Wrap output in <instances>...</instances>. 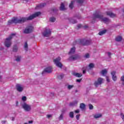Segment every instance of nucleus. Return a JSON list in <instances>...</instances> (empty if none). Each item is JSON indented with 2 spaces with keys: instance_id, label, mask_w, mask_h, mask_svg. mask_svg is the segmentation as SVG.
I'll use <instances>...</instances> for the list:
<instances>
[{
  "instance_id": "72a5a7b5",
  "label": "nucleus",
  "mask_w": 124,
  "mask_h": 124,
  "mask_svg": "<svg viewBox=\"0 0 124 124\" xmlns=\"http://www.w3.org/2000/svg\"><path fill=\"white\" fill-rule=\"evenodd\" d=\"M120 80L122 82V85L124 86V75L121 77Z\"/></svg>"
},
{
  "instance_id": "37998d69",
  "label": "nucleus",
  "mask_w": 124,
  "mask_h": 124,
  "mask_svg": "<svg viewBox=\"0 0 124 124\" xmlns=\"http://www.w3.org/2000/svg\"><path fill=\"white\" fill-rule=\"evenodd\" d=\"M111 55H112V53H111V52H108V56L109 58H111Z\"/></svg>"
},
{
  "instance_id": "7ed1b4c3",
  "label": "nucleus",
  "mask_w": 124,
  "mask_h": 124,
  "mask_svg": "<svg viewBox=\"0 0 124 124\" xmlns=\"http://www.w3.org/2000/svg\"><path fill=\"white\" fill-rule=\"evenodd\" d=\"M76 44H79V45H83V46H87L92 44V40L90 39H82L74 42L73 45H76Z\"/></svg>"
},
{
  "instance_id": "bb28decb",
  "label": "nucleus",
  "mask_w": 124,
  "mask_h": 124,
  "mask_svg": "<svg viewBox=\"0 0 124 124\" xmlns=\"http://www.w3.org/2000/svg\"><path fill=\"white\" fill-rule=\"evenodd\" d=\"M106 31H107L106 30H103L102 31L99 32L98 34L99 35H103V34H105V33L106 32Z\"/></svg>"
},
{
  "instance_id": "cd10ccee",
  "label": "nucleus",
  "mask_w": 124,
  "mask_h": 124,
  "mask_svg": "<svg viewBox=\"0 0 124 124\" xmlns=\"http://www.w3.org/2000/svg\"><path fill=\"white\" fill-rule=\"evenodd\" d=\"M69 117L71 119H73L74 118V112L71 111L69 113Z\"/></svg>"
},
{
  "instance_id": "3c124183",
  "label": "nucleus",
  "mask_w": 124,
  "mask_h": 124,
  "mask_svg": "<svg viewBox=\"0 0 124 124\" xmlns=\"http://www.w3.org/2000/svg\"><path fill=\"white\" fill-rule=\"evenodd\" d=\"M19 104V103L18 102V101H16V106L18 107V105Z\"/></svg>"
},
{
  "instance_id": "0eeeda50",
  "label": "nucleus",
  "mask_w": 124,
  "mask_h": 124,
  "mask_svg": "<svg viewBox=\"0 0 124 124\" xmlns=\"http://www.w3.org/2000/svg\"><path fill=\"white\" fill-rule=\"evenodd\" d=\"M61 61V57H58L56 58V59L54 60V62L55 63V64L60 68H62V64L61 62H60Z\"/></svg>"
},
{
  "instance_id": "9b49d317",
  "label": "nucleus",
  "mask_w": 124,
  "mask_h": 124,
  "mask_svg": "<svg viewBox=\"0 0 124 124\" xmlns=\"http://www.w3.org/2000/svg\"><path fill=\"white\" fill-rule=\"evenodd\" d=\"M52 72V68L51 67H48L45 68L44 71L42 73V74H45V73H51Z\"/></svg>"
},
{
  "instance_id": "20e7f679",
  "label": "nucleus",
  "mask_w": 124,
  "mask_h": 124,
  "mask_svg": "<svg viewBox=\"0 0 124 124\" xmlns=\"http://www.w3.org/2000/svg\"><path fill=\"white\" fill-rule=\"evenodd\" d=\"M16 35V34L15 33H12L11 34L9 37L7 38L5 41L4 45L7 48H9L11 46V39L13 38V36H15Z\"/></svg>"
},
{
  "instance_id": "ea45409f",
  "label": "nucleus",
  "mask_w": 124,
  "mask_h": 124,
  "mask_svg": "<svg viewBox=\"0 0 124 124\" xmlns=\"http://www.w3.org/2000/svg\"><path fill=\"white\" fill-rule=\"evenodd\" d=\"M84 57L85 58H86V59H88L90 58V54H89V53H87L86 54H85Z\"/></svg>"
},
{
  "instance_id": "bf43d9fd",
  "label": "nucleus",
  "mask_w": 124,
  "mask_h": 124,
  "mask_svg": "<svg viewBox=\"0 0 124 124\" xmlns=\"http://www.w3.org/2000/svg\"><path fill=\"white\" fill-rule=\"evenodd\" d=\"M5 123H6V122L5 121H2L3 124H5Z\"/></svg>"
},
{
  "instance_id": "f704fd0d",
  "label": "nucleus",
  "mask_w": 124,
  "mask_h": 124,
  "mask_svg": "<svg viewBox=\"0 0 124 124\" xmlns=\"http://www.w3.org/2000/svg\"><path fill=\"white\" fill-rule=\"evenodd\" d=\"M77 0V2H78V3H79V4H82V3L84 2V0Z\"/></svg>"
},
{
  "instance_id": "49530a36",
  "label": "nucleus",
  "mask_w": 124,
  "mask_h": 124,
  "mask_svg": "<svg viewBox=\"0 0 124 124\" xmlns=\"http://www.w3.org/2000/svg\"><path fill=\"white\" fill-rule=\"evenodd\" d=\"M81 27H82V25H81V24H78V29H80V28H81Z\"/></svg>"
},
{
  "instance_id": "f257e3e1",
  "label": "nucleus",
  "mask_w": 124,
  "mask_h": 124,
  "mask_svg": "<svg viewBox=\"0 0 124 124\" xmlns=\"http://www.w3.org/2000/svg\"><path fill=\"white\" fill-rule=\"evenodd\" d=\"M41 14V13L40 12H37L28 17H21L20 19H18L17 17H14L11 20H9L8 22V25H12V24H22L27 22V21H30L34 19L36 17H38L39 15Z\"/></svg>"
},
{
  "instance_id": "c9c22d12",
  "label": "nucleus",
  "mask_w": 124,
  "mask_h": 124,
  "mask_svg": "<svg viewBox=\"0 0 124 124\" xmlns=\"http://www.w3.org/2000/svg\"><path fill=\"white\" fill-rule=\"evenodd\" d=\"M100 117H101V114H96L94 116L95 119H98V118H100Z\"/></svg>"
},
{
  "instance_id": "6e6d98bb",
  "label": "nucleus",
  "mask_w": 124,
  "mask_h": 124,
  "mask_svg": "<svg viewBox=\"0 0 124 124\" xmlns=\"http://www.w3.org/2000/svg\"><path fill=\"white\" fill-rule=\"evenodd\" d=\"M15 120V118L14 117H12V120L14 121Z\"/></svg>"
},
{
  "instance_id": "09e8293b",
  "label": "nucleus",
  "mask_w": 124,
  "mask_h": 124,
  "mask_svg": "<svg viewBox=\"0 0 124 124\" xmlns=\"http://www.w3.org/2000/svg\"><path fill=\"white\" fill-rule=\"evenodd\" d=\"M76 17H77L78 19H81V16H76Z\"/></svg>"
},
{
  "instance_id": "c85d7f7f",
  "label": "nucleus",
  "mask_w": 124,
  "mask_h": 124,
  "mask_svg": "<svg viewBox=\"0 0 124 124\" xmlns=\"http://www.w3.org/2000/svg\"><path fill=\"white\" fill-rule=\"evenodd\" d=\"M64 76V75H63V74H61L58 76V79H62V78H63Z\"/></svg>"
},
{
  "instance_id": "412c9836",
  "label": "nucleus",
  "mask_w": 124,
  "mask_h": 124,
  "mask_svg": "<svg viewBox=\"0 0 124 124\" xmlns=\"http://www.w3.org/2000/svg\"><path fill=\"white\" fill-rule=\"evenodd\" d=\"M79 108H80V109H81V110H85V108H86V105H85V104L84 103H81L80 104V106Z\"/></svg>"
},
{
  "instance_id": "f03ea898",
  "label": "nucleus",
  "mask_w": 124,
  "mask_h": 124,
  "mask_svg": "<svg viewBox=\"0 0 124 124\" xmlns=\"http://www.w3.org/2000/svg\"><path fill=\"white\" fill-rule=\"evenodd\" d=\"M99 19L101 21V22H103L105 23V24H108V23H110V20L108 17H104L103 15L100 14L95 13L93 15V20H95V19Z\"/></svg>"
},
{
  "instance_id": "2f4dec72",
  "label": "nucleus",
  "mask_w": 124,
  "mask_h": 124,
  "mask_svg": "<svg viewBox=\"0 0 124 124\" xmlns=\"http://www.w3.org/2000/svg\"><path fill=\"white\" fill-rule=\"evenodd\" d=\"M49 21L52 22H55L56 18H55L54 17H51L49 18Z\"/></svg>"
},
{
  "instance_id": "79ce46f5",
  "label": "nucleus",
  "mask_w": 124,
  "mask_h": 124,
  "mask_svg": "<svg viewBox=\"0 0 124 124\" xmlns=\"http://www.w3.org/2000/svg\"><path fill=\"white\" fill-rule=\"evenodd\" d=\"M75 112L76 114H79V113H80V110L79 109H77Z\"/></svg>"
},
{
  "instance_id": "6ab92c4d",
  "label": "nucleus",
  "mask_w": 124,
  "mask_h": 124,
  "mask_svg": "<svg viewBox=\"0 0 124 124\" xmlns=\"http://www.w3.org/2000/svg\"><path fill=\"white\" fill-rule=\"evenodd\" d=\"M13 52H14L15 53H16V52H18V46L17 45L14 46L13 47Z\"/></svg>"
},
{
  "instance_id": "603ef678",
  "label": "nucleus",
  "mask_w": 124,
  "mask_h": 124,
  "mask_svg": "<svg viewBox=\"0 0 124 124\" xmlns=\"http://www.w3.org/2000/svg\"><path fill=\"white\" fill-rule=\"evenodd\" d=\"M32 123H33V121H29V124H32Z\"/></svg>"
},
{
  "instance_id": "39448f33",
  "label": "nucleus",
  "mask_w": 124,
  "mask_h": 124,
  "mask_svg": "<svg viewBox=\"0 0 124 124\" xmlns=\"http://www.w3.org/2000/svg\"><path fill=\"white\" fill-rule=\"evenodd\" d=\"M80 58V55L78 54L70 55V57L69 58V61H71V62H73L74 61H77V60H79Z\"/></svg>"
},
{
  "instance_id": "2eb2a0df",
  "label": "nucleus",
  "mask_w": 124,
  "mask_h": 124,
  "mask_svg": "<svg viewBox=\"0 0 124 124\" xmlns=\"http://www.w3.org/2000/svg\"><path fill=\"white\" fill-rule=\"evenodd\" d=\"M76 50V48L75 47L71 48L70 51L69 52V55H74V54L75 53Z\"/></svg>"
},
{
  "instance_id": "13d9d810",
  "label": "nucleus",
  "mask_w": 124,
  "mask_h": 124,
  "mask_svg": "<svg viewBox=\"0 0 124 124\" xmlns=\"http://www.w3.org/2000/svg\"><path fill=\"white\" fill-rule=\"evenodd\" d=\"M122 120H124V115L122 116Z\"/></svg>"
},
{
  "instance_id": "c756f323",
  "label": "nucleus",
  "mask_w": 124,
  "mask_h": 124,
  "mask_svg": "<svg viewBox=\"0 0 124 124\" xmlns=\"http://www.w3.org/2000/svg\"><path fill=\"white\" fill-rule=\"evenodd\" d=\"M89 67L90 69H92V68H93V67H94V64L93 63H91L89 65Z\"/></svg>"
},
{
  "instance_id": "6e6552de",
  "label": "nucleus",
  "mask_w": 124,
  "mask_h": 124,
  "mask_svg": "<svg viewBox=\"0 0 124 124\" xmlns=\"http://www.w3.org/2000/svg\"><path fill=\"white\" fill-rule=\"evenodd\" d=\"M51 30L46 29L43 32H42L43 36L44 37H49L51 36Z\"/></svg>"
},
{
  "instance_id": "c03bdc74",
  "label": "nucleus",
  "mask_w": 124,
  "mask_h": 124,
  "mask_svg": "<svg viewBox=\"0 0 124 124\" xmlns=\"http://www.w3.org/2000/svg\"><path fill=\"white\" fill-rule=\"evenodd\" d=\"M106 79H107V82H110V79L109 78V77H107Z\"/></svg>"
},
{
  "instance_id": "864d4df0",
  "label": "nucleus",
  "mask_w": 124,
  "mask_h": 124,
  "mask_svg": "<svg viewBox=\"0 0 124 124\" xmlns=\"http://www.w3.org/2000/svg\"><path fill=\"white\" fill-rule=\"evenodd\" d=\"M54 95L55 94L54 93H51L50 94L51 96H54Z\"/></svg>"
},
{
  "instance_id": "423d86ee",
  "label": "nucleus",
  "mask_w": 124,
  "mask_h": 124,
  "mask_svg": "<svg viewBox=\"0 0 124 124\" xmlns=\"http://www.w3.org/2000/svg\"><path fill=\"white\" fill-rule=\"evenodd\" d=\"M22 107L26 112H30L31 110V107L26 103L22 105Z\"/></svg>"
},
{
  "instance_id": "473e14b6",
  "label": "nucleus",
  "mask_w": 124,
  "mask_h": 124,
  "mask_svg": "<svg viewBox=\"0 0 124 124\" xmlns=\"http://www.w3.org/2000/svg\"><path fill=\"white\" fill-rule=\"evenodd\" d=\"M59 121H62L63 119V113H62L58 118Z\"/></svg>"
},
{
  "instance_id": "a18cd8bd",
  "label": "nucleus",
  "mask_w": 124,
  "mask_h": 124,
  "mask_svg": "<svg viewBox=\"0 0 124 124\" xmlns=\"http://www.w3.org/2000/svg\"><path fill=\"white\" fill-rule=\"evenodd\" d=\"M81 81H82V79H77V82H78V83H80V82H81Z\"/></svg>"
},
{
  "instance_id": "4c0bfd02",
  "label": "nucleus",
  "mask_w": 124,
  "mask_h": 124,
  "mask_svg": "<svg viewBox=\"0 0 124 124\" xmlns=\"http://www.w3.org/2000/svg\"><path fill=\"white\" fill-rule=\"evenodd\" d=\"M89 106L90 110H93V105H92L91 104H90L89 105Z\"/></svg>"
},
{
  "instance_id": "dca6fc26",
  "label": "nucleus",
  "mask_w": 124,
  "mask_h": 124,
  "mask_svg": "<svg viewBox=\"0 0 124 124\" xmlns=\"http://www.w3.org/2000/svg\"><path fill=\"white\" fill-rule=\"evenodd\" d=\"M45 5H46V3H43L37 6L36 8V9H38V8H42V7H44Z\"/></svg>"
},
{
  "instance_id": "f3484780",
  "label": "nucleus",
  "mask_w": 124,
  "mask_h": 124,
  "mask_svg": "<svg viewBox=\"0 0 124 124\" xmlns=\"http://www.w3.org/2000/svg\"><path fill=\"white\" fill-rule=\"evenodd\" d=\"M69 21H70V23H71V24H76V23H77V21L73 18H69Z\"/></svg>"
},
{
  "instance_id": "de8ad7c7",
  "label": "nucleus",
  "mask_w": 124,
  "mask_h": 124,
  "mask_svg": "<svg viewBox=\"0 0 124 124\" xmlns=\"http://www.w3.org/2000/svg\"><path fill=\"white\" fill-rule=\"evenodd\" d=\"M51 117H52V115H47V118H48V119H50Z\"/></svg>"
},
{
  "instance_id": "9d476101",
  "label": "nucleus",
  "mask_w": 124,
  "mask_h": 124,
  "mask_svg": "<svg viewBox=\"0 0 124 124\" xmlns=\"http://www.w3.org/2000/svg\"><path fill=\"white\" fill-rule=\"evenodd\" d=\"M104 79L101 78H99L97 80L95 81L94 85L95 87H98V86L101 85L103 83Z\"/></svg>"
},
{
  "instance_id": "4be33fe9",
  "label": "nucleus",
  "mask_w": 124,
  "mask_h": 124,
  "mask_svg": "<svg viewBox=\"0 0 124 124\" xmlns=\"http://www.w3.org/2000/svg\"><path fill=\"white\" fill-rule=\"evenodd\" d=\"M65 7L64 6V4L63 3H61V6H60V10L62 11H63L64 10H65Z\"/></svg>"
},
{
  "instance_id": "680f3d73",
  "label": "nucleus",
  "mask_w": 124,
  "mask_h": 124,
  "mask_svg": "<svg viewBox=\"0 0 124 124\" xmlns=\"http://www.w3.org/2000/svg\"><path fill=\"white\" fill-rule=\"evenodd\" d=\"M1 79V76H0V80Z\"/></svg>"
},
{
  "instance_id": "5701e85b",
  "label": "nucleus",
  "mask_w": 124,
  "mask_h": 124,
  "mask_svg": "<svg viewBox=\"0 0 124 124\" xmlns=\"http://www.w3.org/2000/svg\"><path fill=\"white\" fill-rule=\"evenodd\" d=\"M73 75H74V76H76V77H82V76H83V75L82 74H80V73H73Z\"/></svg>"
},
{
  "instance_id": "4468645a",
  "label": "nucleus",
  "mask_w": 124,
  "mask_h": 124,
  "mask_svg": "<svg viewBox=\"0 0 124 124\" xmlns=\"http://www.w3.org/2000/svg\"><path fill=\"white\" fill-rule=\"evenodd\" d=\"M106 14L107 15H108V16H109L110 18H114V17H116V15L111 12H107Z\"/></svg>"
},
{
  "instance_id": "4d7b16f0",
  "label": "nucleus",
  "mask_w": 124,
  "mask_h": 124,
  "mask_svg": "<svg viewBox=\"0 0 124 124\" xmlns=\"http://www.w3.org/2000/svg\"><path fill=\"white\" fill-rule=\"evenodd\" d=\"M56 11V10L52 9V11H53V12H55V11Z\"/></svg>"
},
{
  "instance_id": "ddd939ff",
  "label": "nucleus",
  "mask_w": 124,
  "mask_h": 124,
  "mask_svg": "<svg viewBox=\"0 0 124 124\" xmlns=\"http://www.w3.org/2000/svg\"><path fill=\"white\" fill-rule=\"evenodd\" d=\"M111 74L112 75V78L113 81H114V82H116V81H117V76H116V72L112 71Z\"/></svg>"
},
{
  "instance_id": "8fccbe9b",
  "label": "nucleus",
  "mask_w": 124,
  "mask_h": 124,
  "mask_svg": "<svg viewBox=\"0 0 124 124\" xmlns=\"http://www.w3.org/2000/svg\"><path fill=\"white\" fill-rule=\"evenodd\" d=\"M84 29H88L89 28V26L88 25H85L84 26Z\"/></svg>"
},
{
  "instance_id": "aec40b11",
  "label": "nucleus",
  "mask_w": 124,
  "mask_h": 124,
  "mask_svg": "<svg viewBox=\"0 0 124 124\" xmlns=\"http://www.w3.org/2000/svg\"><path fill=\"white\" fill-rule=\"evenodd\" d=\"M101 74L102 75V76H105V75L107 74V70L106 69L102 70L101 71Z\"/></svg>"
},
{
  "instance_id": "a19ab883",
  "label": "nucleus",
  "mask_w": 124,
  "mask_h": 124,
  "mask_svg": "<svg viewBox=\"0 0 124 124\" xmlns=\"http://www.w3.org/2000/svg\"><path fill=\"white\" fill-rule=\"evenodd\" d=\"M76 118L78 120H79V119H80V114L77 115Z\"/></svg>"
},
{
  "instance_id": "393cba45",
  "label": "nucleus",
  "mask_w": 124,
  "mask_h": 124,
  "mask_svg": "<svg viewBox=\"0 0 124 124\" xmlns=\"http://www.w3.org/2000/svg\"><path fill=\"white\" fill-rule=\"evenodd\" d=\"M16 58V62H19L21 61V56H17L15 57Z\"/></svg>"
},
{
  "instance_id": "f8f14e48",
  "label": "nucleus",
  "mask_w": 124,
  "mask_h": 124,
  "mask_svg": "<svg viewBox=\"0 0 124 124\" xmlns=\"http://www.w3.org/2000/svg\"><path fill=\"white\" fill-rule=\"evenodd\" d=\"M16 88L17 91L19 92V93H21V92H23L24 90V88L20 84H17L16 86Z\"/></svg>"
},
{
  "instance_id": "b1692460",
  "label": "nucleus",
  "mask_w": 124,
  "mask_h": 124,
  "mask_svg": "<svg viewBox=\"0 0 124 124\" xmlns=\"http://www.w3.org/2000/svg\"><path fill=\"white\" fill-rule=\"evenodd\" d=\"M78 103V101H74V102L70 103V106H75V105H77Z\"/></svg>"
},
{
  "instance_id": "a878e982",
  "label": "nucleus",
  "mask_w": 124,
  "mask_h": 124,
  "mask_svg": "<svg viewBox=\"0 0 124 124\" xmlns=\"http://www.w3.org/2000/svg\"><path fill=\"white\" fill-rule=\"evenodd\" d=\"M74 1H71V3L69 5V7H70L71 9H72V8H73L74 7Z\"/></svg>"
},
{
  "instance_id": "a211bd4d",
  "label": "nucleus",
  "mask_w": 124,
  "mask_h": 124,
  "mask_svg": "<svg viewBox=\"0 0 124 124\" xmlns=\"http://www.w3.org/2000/svg\"><path fill=\"white\" fill-rule=\"evenodd\" d=\"M122 39H123V38L122 37V36H118L115 38V40L117 42H121V41H122Z\"/></svg>"
},
{
  "instance_id": "e433bc0d",
  "label": "nucleus",
  "mask_w": 124,
  "mask_h": 124,
  "mask_svg": "<svg viewBox=\"0 0 124 124\" xmlns=\"http://www.w3.org/2000/svg\"><path fill=\"white\" fill-rule=\"evenodd\" d=\"M74 87V85H69L68 86H67V89H69V90H71V89H72Z\"/></svg>"
},
{
  "instance_id": "e2e57ef3",
  "label": "nucleus",
  "mask_w": 124,
  "mask_h": 124,
  "mask_svg": "<svg viewBox=\"0 0 124 124\" xmlns=\"http://www.w3.org/2000/svg\"><path fill=\"white\" fill-rule=\"evenodd\" d=\"M24 124H28V123H24Z\"/></svg>"
},
{
  "instance_id": "1a4fd4ad",
  "label": "nucleus",
  "mask_w": 124,
  "mask_h": 124,
  "mask_svg": "<svg viewBox=\"0 0 124 124\" xmlns=\"http://www.w3.org/2000/svg\"><path fill=\"white\" fill-rule=\"evenodd\" d=\"M33 31V27L32 26H28L27 27L24 31V33L26 34L31 33V32H32Z\"/></svg>"
},
{
  "instance_id": "58836bf2",
  "label": "nucleus",
  "mask_w": 124,
  "mask_h": 124,
  "mask_svg": "<svg viewBox=\"0 0 124 124\" xmlns=\"http://www.w3.org/2000/svg\"><path fill=\"white\" fill-rule=\"evenodd\" d=\"M22 100L23 101H26V100H27V97L25 96H23L22 98Z\"/></svg>"
},
{
  "instance_id": "5fc2aeb1",
  "label": "nucleus",
  "mask_w": 124,
  "mask_h": 124,
  "mask_svg": "<svg viewBox=\"0 0 124 124\" xmlns=\"http://www.w3.org/2000/svg\"><path fill=\"white\" fill-rule=\"evenodd\" d=\"M83 74H85L86 73V70H83Z\"/></svg>"
},
{
  "instance_id": "7c9ffc66",
  "label": "nucleus",
  "mask_w": 124,
  "mask_h": 124,
  "mask_svg": "<svg viewBox=\"0 0 124 124\" xmlns=\"http://www.w3.org/2000/svg\"><path fill=\"white\" fill-rule=\"evenodd\" d=\"M28 42H26L24 44V48H25V50H26V51H28Z\"/></svg>"
},
{
  "instance_id": "052dcab7",
  "label": "nucleus",
  "mask_w": 124,
  "mask_h": 124,
  "mask_svg": "<svg viewBox=\"0 0 124 124\" xmlns=\"http://www.w3.org/2000/svg\"><path fill=\"white\" fill-rule=\"evenodd\" d=\"M75 93H78V90H76Z\"/></svg>"
}]
</instances>
